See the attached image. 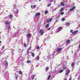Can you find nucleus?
Segmentation results:
<instances>
[{"label":"nucleus","mask_w":80,"mask_h":80,"mask_svg":"<svg viewBox=\"0 0 80 80\" xmlns=\"http://www.w3.org/2000/svg\"><path fill=\"white\" fill-rule=\"evenodd\" d=\"M62 27H59L58 29H57L56 31L57 33H58L60 31H61L62 30Z\"/></svg>","instance_id":"nucleus-1"},{"label":"nucleus","mask_w":80,"mask_h":80,"mask_svg":"<svg viewBox=\"0 0 80 80\" xmlns=\"http://www.w3.org/2000/svg\"><path fill=\"white\" fill-rule=\"evenodd\" d=\"M62 50V48H58V49L57 51H56L57 52V53H58V54L59 53H60V51H61V50Z\"/></svg>","instance_id":"nucleus-2"},{"label":"nucleus","mask_w":80,"mask_h":80,"mask_svg":"<svg viewBox=\"0 0 80 80\" xmlns=\"http://www.w3.org/2000/svg\"><path fill=\"white\" fill-rule=\"evenodd\" d=\"M39 33H40L41 35V36H42V35L43 34L44 32H43V30L41 29L40 30V31L39 32Z\"/></svg>","instance_id":"nucleus-3"},{"label":"nucleus","mask_w":80,"mask_h":80,"mask_svg":"<svg viewBox=\"0 0 80 80\" xmlns=\"http://www.w3.org/2000/svg\"><path fill=\"white\" fill-rule=\"evenodd\" d=\"M40 15V12L36 13V14L34 16V17H37V16H39V15Z\"/></svg>","instance_id":"nucleus-4"},{"label":"nucleus","mask_w":80,"mask_h":80,"mask_svg":"<svg viewBox=\"0 0 80 80\" xmlns=\"http://www.w3.org/2000/svg\"><path fill=\"white\" fill-rule=\"evenodd\" d=\"M75 8H76V7L74 6L72 7V8H71L69 11H73V10H74Z\"/></svg>","instance_id":"nucleus-5"},{"label":"nucleus","mask_w":80,"mask_h":80,"mask_svg":"<svg viewBox=\"0 0 80 80\" xmlns=\"http://www.w3.org/2000/svg\"><path fill=\"white\" fill-rule=\"evenodd\" d=\"M78 32V31L76 30V31H74L72 32V35H74L75 34V33H77V32Z\"/></svg>","instance_id":"nucleus-6"},{"label":"nucleus","mask_w":80,"mask_h":80,"mask_svg":"<svg viewBox=\"0 0 80 80\" xmlns=\"http://www.w3.org/2000/svg\"><path fill=\"white\" fill-rule=\"evenodd\" d=\"M4 64L6 65V66H8V62H7V61H6L4 62Z\"/></svg>","instance_id":"nucleus-7"},{"label":"nucleus","mask_w":80,"mask_h":80,"mask_svg":"<svg viewBox=\"0 0 80 80\" xmlns=\"http://www.w3.org/2000/svg\"><path fill=\"white\" fill-rule=\"evenodd\" d=\"M31 8L32 9L35 8H36V5H34L33 6L32 5H31Z\"/></svg>","instance_id":"nucleus-8"},{"label":"nucleus","mask_w":80,"mask_h":80,"mask_svg":"<svg viewBox=\"0 0 80 80\" xmlns=\"http://www.w3.org/2000/svg\"><path fill=\"white\" fill-rule=\"evenodd\" d=\"M52 20V18H51L50 19H49L47 21L48 23H49L50 22H51Z\"/></svg>","instance_id":"nucleus-9"},{"label":"nucleus","mask_w":80,"mask_h":80,"mask_svg":"<svg viewBox=\"0 0 80 80\" xmlns=\"http://www.w3.org/2000/svg\"><path fill=\"white\" fill-rule=\"evenodd\" d=\"M31 36V34L30 33L28 34L27 35V36L28 37H30Z\"/></svg>","instance_id":"nucleus-10"},{"label":"nucleus","mask_w":80,"mask_h":80,"mask_svg":"<svg viewBox=\"0 0 80 80\" xmlns=\"http://www.w3.org/2000/svg\"><path fill=\"white\" fill-rule=\"evenodd\" d=\"M31 47H30L28 49V50L27 51V53H28V52H29V51H30V49H31Z\"/></svg>","instance_id":"nucleus-11"},{"label":"nucleus","mask_w":80,"mask_h":80,"mask_svg":"<svg viewBox=\"0 0 80 80\" xmlns=\"http://www.w3.org/2000/svg\"><path fill=\"white\" fill-rule=\"evenodd\" d=\"M14 78H16V79H17L18 78V75L17 74H15V76H14Z\"/></svg>","instance_id":"nucleus-12"},{"label":"nucleus","mask_w":80,"mask_h":80,"mask_svg":"<svg viewBox=\"0 0 80 80\" xmlns=\"http://www.w3.org/2000/svg\"><path fill=\"white\" fill-rule=\"evenodd\" d=\"M65 5V4H64L62 2L60 4V6H64Z\"/></svg>","instance_id":"nucleus-13"},{"label":"nucleus","mask_w":80,"mask_h":80,"mask_svg":"<svg viewBox=\"0 0 80 80\" xmlns=\"http://www.w3.org/2000/svg\"><path fill=\"white\" fill-rule=\"evenodd\" d=\"M18 73L20 75H22V72L21 71H19Z\"/></svg>","instance_id":"nucleus-14"},{"label":"nucleus","mask_w":80,"mask_h":80,"mask_svg":"<svg viewBox=\"0 0 80 80\" xmlns=\"http://www.w3.org/2000/svg\"><path fill=\"white\" fill-rule=\"evenodd\" d=\"M70 70H68L67 72V73L66 74V75H68V74H69V73H70Z\"/></svg>","instance_id":"nucleus-15"},{"label":"nucleus","mask_w":80,"mask_h":80,"mask_svg":"<svg viewBox=\"0 0 80 80\" xmlns=\"http://www.w3.org/2000/svg\"><path fill=\"white\" fill-rule=\"evenodd\" d=\"M27 62L28 63H31V61L30 60L27 61Z\"/></svg>","instance_id":"nucleus-16"},{"label":"nucleus","mask_w":80,"mask_h":80,"mask_svg":"<svg viewBox=\"0 0 80 80\" xmlns=\"http://www.w3.org/2000/svg\"><path fill=\"white\" fill-rule=\"evenodd\" d=\"M48 68H48V67H47L46 68V69H45L46 71H47V70H48Z\"/></svg>","instance_id":"nucleus-17"},{"label":"nucleus","mask_w":80,"mask_h":80,"mask_svg":"<svg viewBox=\"0 0 80 80\" xmlns=\"http://www.w3.org/2000/svg\"><path fill=\"white\" fill-rule=\"evenodd\" d=\"M9 17L10 18H12V15L11 14L9 15Z\"/></svg>","instance_id":"nucleus-18"},{"label":"nucleus","mask_w":80,"mask_h":80,"mask_svg":"<svg viewBox=\"0 0 80 80\" xmlns=\"http://www.w3.org/2000/svg\"><path fill=\"white\" fill-rule=\"evenodd\" d=\"M70 40H68L67 41V43H70Z\"/></svg>","instance_id":"nucleus-19"},{"label":"nucleus","mask_w":80,"mask_h":80,"mask_svg":"<svg viewBox=\"0 0 80 80\" xmlns=\"http://www.w3.org/2000/svg\"><path fill=\"white\" fill-rule=\"evenodd\" d=\"M63 8H62L60 10V12H62V11H63Z\"/></svg>","instance_id":"nucleus-20"},{"label":"nucleus","mask_w":80,"mask_h":80,"mask_svg":"<svg viewBox=\"0 0 80 80\" xmlns=\"http://www.w3.org/2000/svg\"><path fill=\"white\" fill-rule=\"evenodd\" d=\"M48 26H49V25L48 24H47L46 26V28H47V27H48Z\"/></svg>","instance_id":"nucleus-21"},{"label":"nucleus","mask_w":80,"mask_h":80,"mask_svg":"<svg viewBox=\"0 0 80 80\" xmlns=\"http://www.w3.org/2000/svg\"><path fill=\"white\" fill-rule=\"evenodd\" d=\"M50 77H51V75L48 76V80H49V79H50Z\"/></svg>","instance_id":"nucleus-22"},{"label":"nucleus","mask_w":80,"mask_h":80,"mask_svg":"<svg viewBox=\"0 0 80 80\" xmlns=\"http://www.w3.org/2000/svg\"><path fill=\"white\" fill-rule=\"evenodd\" d=\"M60 14H61V15H63V14H64V12H61Z\"/></svg>","instance_id":"nucleus-23"},{"label":"nucleus","mask_w":80,"mask_h":80,"mask_svg":"<svg viewBox=\"0 0 80 80\" xmlns=\"http://www.w3.org/2000/svg\"><path fill=\"white\" fill-rule=\"evenodd\" d=\"M34 55H35L34 53H32V57H34Z\"/></svg>","instance_id":"nucleus-24"},{"label":"nucleus","mask_w":80,"mask_h":80,"mask_svg":"<svg viewBox=\"0 0 80 80\" xmlns=\"http://www.w3.org/2000/svg\"><path fill=\"white\" fill-rule=\"evenodd\" d=\"M45 13L47 14L48 13V11H46L45 12Z\"/></svg>","instance_id":"nucleus-25"},{"label":"nucleus","mask_w":80,"mask_h":80,"mask_svg":"<svg viewBox=\"0 0 80 80\" xmlns=\"http://www.w3.org/2000/svg\"><path fill=\"white\" fill-rule=\"evenodd\" d=\"M32 79H33V78H34V77H35V76H34V75H32Z\"/></svg>","instance_id":"nucleus-26"},{"label":"nucleus","mask_w":80,"mask_h":80,"mask_svg":"<svg viewBox=\"0 0 80 80\" xmlns=\"http://www.w3.org/2000/svg\"><path fill=\"white\" fill-rule=\"evenodd\" d=\"M50 5H51V4H48L47 5V7H50Z\"/></svg>","instance_id":"nucleus-27"},{"label":"nucleus","mask_w":80,"mask_h":80,"mask_svg":"<svg viewBox=\"0 0 80 80\" xmlns=\"http://www.w3.org/2000/svg\"><path fill=\"white\" fill-rule=\"evenodd\" d=\"M66 25L68 26V25H70V23H66Z\"/></svg>","instance_id":"nucleus-28"},{"label":"nucleus","mask_w":80,"mask_h":80,"mask_svg":"<svg viewBox=\"0 0 80 80\" xmlns=\"http://www.w3.org/2000/svg\"><path fill=\"white\" fill-rule=\"evenodd\" d=\"M62 21H63L65 20V18H62V19H61Z\"/></svg>","instance_id":"nucleus-29"},{"label":"nucleus","mask_w":80,"mask_h":80,"mask_svg":"<svg viewBox=\"0 0 80 80\" xmlns=\"http://www.w3.org/2000/svg\"><path fill=\"white\" fill-rule=\"evenodd\" d=\"M72 66H75V64L74 63H72L71 65Z\"/></svg>","instance_id":"nucleus-30"},{"label":"nucleus","mask_w":80,"mask_h":80,"mask_svg":"<svg viewBox=\"0 0 80 80\" xmlns=\"http://www.w3.org/2000/svg\"><path fill=\"white\" fill-rule=\"evenodd\" d=\"M63 70H61L60 71L59 73H62V72H63Z\"/></svg>","instance_id":"nucleus-31"},{"label":"nucleus","mask_w":80,"mask_h":80,"mask_svg":"<svg viewBox=\"0 0 80 80\" xmlns=\"http://www.w3.org/2000/svg\"><path fill=\"white\" fill-rule=\"evenodd\" d=\"M6 24H9V22H8V21H7L6 22Z\"/></svg>","instance_id":"nucleus-32"},{"label":"nucleus","mask_w":80,"mask_h":80,"mask_svg":"<svg viewBox=\"0 0 80 80\" xmlns=\"http://www.w3.org/2000/svg\"><path fill=\"white\" fill-rule=\"evenodd\" d=\"M4 48H5V46H2V49L3 50V49H4Z\"/></svg>","instance_id":"nucleus-33"},{"label":"nucleus","mask_w":80,"mask_h":80,"mask_svg":"<svg viewBox=\"0 0 80 80\" xmlns=\"http://www.w3.org/2000/svg\"><path fill=\"white\" fill-rule=\"evenodd\" d=\"M39 48H40V47H39V46H38L37 47V49L38 50V49H39Z\"/></svg>","instance_id":"nucleus-34"},{"label":"nucleus","mask_w":80,"mask_h":80,"mask_svg":"<svg viewBox=\"0 0 80 80\" xmlns=\"http://www.w3.org/2000/svg\"><path fill=\"white\" fill-rule=\"evenodd\" d=\"M70 32H71V33H72V32H73V30H71L70 31Z\"/></svg>","instance_id":"nucleus-35"},{"label":"nucleus","mask_w":80,"mask_h":80,"mask_svg":"<svg viewBox=\"0 0 80 80\" xmlns=\"http://www.w3.org/2000/svg\"><path fill=\"white\" fill-rule=\"evenodd\" d=\"M24 47H27V44H24Z\"/></svg>","instance_id":"nucleus-36"},{"label":"nucleus","mask_w":80,"mask_h":80,"mask_svg":"<svg viewBox=\"0 0 80 80\" xmlns=\"http://www.w3.org/2000/svg\"><path fill=\"white\" fill-rule=\"evenodd\" d=\"M37 60H39V57H38L37 58Z\"/></svg>","instance_id":"nucleus-37"},{"label":"nucleus","mask_w":80,"mask_h":80,"mask_svg":"<svg viewBox=\"0 0 80 80\" xmlns=\"http://www.w3.org/2000/svg\"><path fill=\"white\" fill-rule=\"evenodd\" d=\"M9 29H10V26H9L8 28V29L9 30Z\"/></svg>","instance_id":"nucleus-38"},{"label":"nucleus","mask_w":80,"mask_h":80,"mask_svg":"<svg viewBox=\"0 0 80 80\" xmlns=\"http://www.w3.org/2000/svg\"><path fill=\"white\" fill-rule=\"evenodd\" d=\"M50 30V28H49L48 29V30Z\"/></svg>","instance_id":"nucleus-39"},{"label":"nucleus","mask_w":80,"mask_h":80,"mask_svg":"<svg viewBox=\"0 0 80 80\" xmlns=\"http://www.w3.org/2000/svg\"><path fill=\"white\" fill-rule=\"evenodd\" d=\"M54 10L55 11L56 10H57V8H56L55 9H54Z\"/></svg>","instance_id":"nucleus-40"},{"label":"nucleus","mask_w":80,"mask_h":80,"mask_svg":"<svg viewBox=\"0 0 80 80\" xmlns=\"http://www.w3.org/2000/svg\"><path fill=\"white\" fill-rule=\"evenodd\" d=\"M60 7V5H58V7Z\"/></svg>","instance_id":"nucleus-41"},{"label":"nucleus","mask_w":80,"mask_h":80,"mask_svg":"<svg viewBox=\"0 0 80 80\" xmlns=\"http://www.w3.org/2000/svg\"><path fill=\"white\" fill-rule=\"evenodd\" d=\"M78 78V79H80V76L79 78Z\"/></svg>","instance_id":"nucleus-42"},{"label":"nucleus","mask_w":80,"mask_h":80,"mask_svg":"<svg viewBox=\"0 0 80 80\" xmlns=\"http://www.w3.org/2000/svg\"><path fill=\"white\" fill-rule=\"evenodd\" d=\"M72 79L71 78H70L69 80H71Z\"/></svg>","instance_id":"nucleus-43"},{"label":"nucleus","mask_w":80,"mask_h":80,"mask_svg":"<svg viewBox=\"0 0 80 80\" xmlns=\"http://www.w3.org/2000/svg\"><path fill=\"white\" fill-rule=\"evenodd\" d=\"M63 70H65V68H63Z\"/></svg>","instance_id":"nucleus-44"},{"label":"nucleus","mask_w":80,"mask_h":80,"mask_svg":"<svg viewBox=\"0 0 80 80\" xmlns=\"http://www.w3.org/2000/svg\"><path fill=\"white\" fill-rule=\"evenodd\" d=\"M14 7H15V6H16V5H14Z\"/></svg>","instance_id":"nucleus-45"},{"label":"nucleus","mask_w":80,"mask_h":80,"mask_svg":"<svg viewBox=\"0 0 80 80\" xmlns=\"http://www.w3.org/2000/svg\"><path fill=\"white\" fill-rule=\"evenodd\" d=\"M65 69V68H66V67H65V68H64Z\"/></svg>","instance_id":"nucleus-46"},{"label":"nucleus","mask_w":80,"mask_h":80,"mask_svg":"<svg viewBox=\"0 0 80 80\" xmlns=\"http://www.w3.org/2000/svg\"><path fill=\"white\" fill-rule=\"evenodd\" d=\"M1 43V41H0V43Z\"/></svg>","instance_id":"nucleus-47"},{"label":"nucleus","mask_w":80,"mask_h":80,"mask_svg":"<svg viewBox=\"0 0 80 80\" xmlns=\"http://www.w3.org/2000/svg\"><path fill=\"white\" fill-rule=\"evenodd\" d=\"M1 38V37L0 36V39Z\"/></svg>","instance_id":"nucleus-48"},{"label":"nucleus","mask_w":80,"mask_h":80,"mask_svg":"<svg viewBox=\"0 0 80 80\" xmlns=\"http://www.w3.org/2000/svg\"><path fill=\"white\" fill-rule=\"evenodd\" d=\"M42 0H39V1H41Z\"/></svg>","instance_id":"nucleus-49"},{"label":"nucleus","mask_w":80,"mask_h":80,"mask_svg":"<svg viewBox=\"0 0 80 80\" xmlns=\"http://www.w3.org/2000/svg\"><path fill=\"white\" fill-rule=\"evenodd\" d=\"M1 54V55H3V54Z\"/></svg>","instance_id":"nucleus-50"},{"label":"nucleus","mask_w":80,"mask_h":80,"mask_svg":"<svg viewBox=\"0 0 80 80\" xmlns=\"http://www.w3.org/2000/svg\"><path fill=\"white\" fill-rule=\"evenodd\" d=\"M65 80H67V79H65Z\"/></svg>","instance_id":"nucleus-51"},{"label":"nucleus","mask_w":80,"mask_h":80,"mask_svg":"<svg viewBox=\"0 0 80 80\" xmlns=\"http://www.w3.org/2000/svg\"><path fill=\"white\" fill-rule=\"evenodd\" d=\"M51 0L53 1V0Z\"/></svg>","instance_id":"nucleus-52"}]
</instances>
